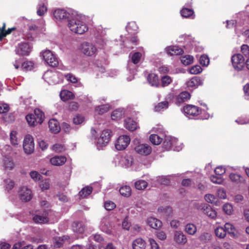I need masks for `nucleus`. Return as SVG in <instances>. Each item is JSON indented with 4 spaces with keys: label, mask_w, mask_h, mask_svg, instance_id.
Returning a JSON list of instances; mask_svg holds the SVG:
<instances>
[{
    "label": "nucleus",
    "mask_w": 249,
    "mask_h": 249,
    "mask_svg": "<svg viewBox=\"0 0 249 249\" xmlns=\"http://www.w3.org/2000/svg\"><path fill=\"white\" fill-rule=\"evenodd\" d=\"M119 192L122 196L126 197L130 196L131 195V189L130 186L127 185L121 187Z\"/></svg>",
    "instance_id": "obj_35"
},
{
    "label": "nucleus",
    "mask_w": 249,
    "mask_h": 249,
    "mask_svg": "<svg viewBox=\"0 0 249 249\" xmlns=\"http://www.w3.org/2000/svg\"><path fill=\"white\" fill-rule=\"evenodd\" d=\"M43 77L49 84H55L58 82L57 74L52 71H46Z\"/></svg>",
    "instance_id": "obj_14"
},
{
    "label": "nucleus",
    "mask_w": 249,
    "mask_h": 249,
    "mask_svg": "<svg viewBox=\"0 0 249 249\" xmlns=\"http://www.w3.org/2000/svg\"><path fill=\"white\" fill-rule=\"evenodd\" d=\"M100 227L101 230L107 233H110L111 232V226L109 222V217L106 216L103 217L101 222Z\"/></svg>",
    "instance_id": "obj_16"
},
{
    "label": "nucleus",
    "mask_w": 249,
    "mask_h": 249,
    "mask_svg": "<svg viewBox=\"0 0 249 249\" xmlns=\"http://www.w3.org/2000/svg\"><path fill=\"white\" fill-rule=\"evenodd\" d=\"M194 57L190 55H186L181 57L182 63L185 65H189L193 62Z\"/></svg>",
    "instance_id": "obj_42"
},
{
    "label": "nucleus",
    "mask_w": 249,
    "mask_h": 249,
    "mask_svg": "<svg viewBox=\"0 0 249 249\" xmlns=\"http://www.w3.org/2000/svg\"><path fill=\"white\" fill-rule=\"evenodd\" d=\"M39 185L42 191L49 190L51 186V180L49 178H45L40 181Z\"/></svg>",
    "instance_id": "obj_38"
},
{
    "label": "nucleus",
    "mask_w": 249,
    "mask_h": 249,
    "mask_svg": "<svg viewBox=\"0 0 249 249\" xmlns=\"http://www.w3.org/2000/svg\"><path fill=\"white\" fill-rule=\"evenodd\" d=\"M202 71V69L200 66L196 65L191 68L189 72L192 74H197L200 73Z\"/></svg>",
    "instance_id": "obj_57"
},
{
    "label": "nucleus",
    "mask_w": 249,
    "mask_h": 249,
    "mask_svg": "<svg viewBox=\"0 0 249 249\" xmlns=\"http://www.w3.org/2000/svg\"><path fill=\"white\" fill-rule=\"evenodd\" d=\"M11 152L12 148L11 146L9 145H5L2 149L1 153L2 157L9 156V155H10Z\"/></svg>",
    "instance_id": "obj_59"
},
{
    "label": "nucleus",
    "mask_w": 249,
    "mask_h": 249,
    "mask_svg": "<svg viewBox=\"0 0 249 249\" xmlns=\"http://www.w3.org/2000/svg\"><path fill=\"white\" fill-rule=\"evenodd\" d=\"M70 238L67 235L62 237H56L53 239L54 246L56 248H59L66 242H68Z\"/></svg>",
    "instance_id": "obj_23"
},
{
    "label": "nucleus",
    "mask_w": 249,
    "mask_h": 249,
    "mask_svg": "<svg viewBox=\"0 0 249 249\" xmlns=\"http://www.w3.org/2000/svg\"><path fill=\"white\" fill-rule=\"evenodd\" d=\"M18 197L22 201H29L33 197L32 190L26 186L20 187L18 191Z\"/></svg>",
    "instance_id": "obj_7"
},
{
    "label": "nucleus",
    "mask_w": 249,
    "mask_h": 249,
    "mask_svg": "<svg viewBox=\"0 0 249 249\" xmlns=\"http://www.w3.org/2000/svg\"><path fill=\"white\" fill-rule=\"evenodd\" d=\"M33 221L37 224H45L49 222L48 214L47 212H44L41 214L38 213L33 217Z\"/></svg>",
    "instance_id": "obj_15"
},
{
    "label": "nucleus",
    "mask_w": 249,
    "mask_h": 249,
    "mask_svg": "<svg viewBox=\"0 0 249 249\" xmlns=\"http://www.w3.org/2000/svg\"><path fill=\"white\" fill-rule=\"evenodd\" d=\"M194 13V11L192 9L187 8H183L180 11L182 17L186 18L192 17V18H194L195 17Z\"/></svg>",
    "instance_id": "obj_36"
},
{
    "label": "nucleus",
    "mask_w": 249,
    "mask_h": 249,
    "mask_svg": "<svg viewBox=\"0 0 249 249\" xmlns=\"http://www.w3.org/2000/svg\"><path fill=\"white\" fill-rule=\"evenodd\" d=\"M174 241L178 244L184 245L187 242L185 234L181 231H176L174 234Z\"/></svg>",
    "instance_id": "obj_18"
},
{
    "label": "nucleus",
    "mask_w": 249,
    "mask_h": 249,
    "mask_svg": "<svg viewBox=\"0 0 249 249\" xmlns=\"http://www.w3.org/2000/svg\"><path fill=\"white\" fill-rule=\"evenodd\" d=\"M131 55V60L133 63L134 64H138L141 60V59L142 57V53L140 52H136Z\"/></svg>",
    "instance_id": "obj_44"
},
{
    "label": "nucleus",
    "mask_w": 249,
    "mask_h": 249,
    "mask_svg": "<svg viewBox=\"0 0 249 249\" xmlns=\"http://www.w3.org/2000/svg\"><path fill=\"white\" fill-rule=\"evenodd\" d=\"M161 82L162 87H166L172 82V79L168 75H165L161 77Z\"/></svg>",
    "instance_id": "obj_51"
},
{
    "label": "nucleus",
    "mask_w": 249,
    "mask_h": 249,
    "mask_svg": "<svg viewBox=\"0 0 249 249\" xmlns=\"http://www.w3.org/2000/svg\"><path fill=\"white\" fill-rule=\"evenodd\" d=\"M68 27L70 30L75 34H83L88 30L86 24L83 21L82 17L75 15L69 21Z\"/></svg>",
    "instance_id": "obj_1"
},
{
    "label": "nucleus",
    "mask_w": 249,
    "mask_h": 249,
    "mask_svg": "<svg viewBox=\"0 0 249 249\" xmlns=\"http://www.w3.org/2000/svg\"><path fill=\"white\" fill-rule=\"evenodd\" d=\"M23 148L24 152L27 155H30L34 152V141L32 136L27 135L25 136L23 141Z\"/></svg>",
    "instance_id": "obj_5"
},
{
    "label": "nucleus",
    "mask_w": 249,
    "mask_h": 249,
    "mask_svg": "<svg viewBox=\"0 0 249 249\" xmlns=\"http://www.w3.org/2000/svg\"><path fill=\"white\" fill-rule=\"evenodd\" d=\"M210 179L212 182L215 184H220L223 182V178L221 176H211Z\"/></svg>",
    "instance_id": "obj_61"
},
{
    "label": "nucleus",
    "mask_w": 249,
    "mask_h": 249,
    "mask_svg": "<svg viewBox=\"0 0 249 249\" xmlns=\"http://www.w3.org/2000/svg\"><path fill=\"white\" fill-rule=\"evenodd\" d=\"M229 169H231L232 170H235V168H233L232 167H229L227 169H225L224 167L220 166L217 167L215 169L214 172L215 174L221 176L224 174L226 172V170H228Z\"/></svg>",
    "instance_id": "obj_53"
},
{
    "label": "nucleus",
    "mask_w": 249,
    "mask_h": 249,
    "mask_svg": "<svg viewBox=\"0 0 249 249\" xmlns=\"http://www.w3.org/2000/svg\"><path fill=\"white\" fill-rule=\"evenodd\" d=\"M30 176L35 181H39L41 178V175L36 171H32L30 173Z\"/></svg>",
    "instance_id": "obj_54"
},
{
    "label": "nucleus",
    "mask_w": 249,
    "mask_h": 249,
    "mask_svg": "<svg viewBox=\"0 0 249 249\" xmlns=\"http://www.w3.org/2000/svg\"><path fill=\"white\" fill-rule=\"evenodd\" d=\"M124 125L125 128L130 131L135 130L137 127V123L130 118L125 120Z\"/></svg>",
    "instance_id": "obj_29"
},
{
    "label": "nucleus",
    "mask_w": 249,
    "mask_h": 249,
    "mask_svg": "<svg viewBox=\"0 0 249 249\" xmlns=\"http://www.w3.org/2000/svg\"><path fill=\"white\" fill-rule=\"evenodd\" d=\"M34 114L36 115L35 118L36 121V124H41L44 120V113L40 109H36L34 111Z\"/></svg>",
    "instance_id": "obj_37"
},
{
    "label": "nucleus",
    "mask_w": 249,
    "mask_h": 249,
    "mask_svg": "<svg viewBox=\"0 0 249 249\" xmlns=\"http://www.w3.org/2000/svg\"><path fill=\"white\" fill-rule=\"evenodd\" d=\"M126 29L128 32L136 31L138 29V26L135 22L132 21L128 23L126 26Z\"/></svg>",
    "instance_id": "obj_58"
},
{
    "label": "nucleus",
    "mask_w": 249,
    "mask_h": 249,
    "mask_svg": "<svg viewBox=\"0 0 249 249\" xmlns=\"http://www.w3.org/2000/svg\"><path fill=\"white\" fill-rule=\"evenodd\" d=\"M104 207L107 210L111 211L115 208L116 205L111 201H107L105 202Z\"/></svg>",
    "instance_id": "obj_63"
},
{
    "label": "nucleus",
    "mask_w": 249,
    "mask_h": 249,
    "mask_svg": "<svg viewBox=\"0 0 249 249\" xmlns=\"http://www.w3.org/2000/svg\"><path fill=\"white\" fill-rule=\"evenodd\" d=\"M183 112L187 117L192 118L198 115L201 112V110L196 106L187 105L183 107Z\"/></svg>",
    "instance_id": "obj_8"
},
{
    "label": "nucleus",
    "mask_w": 249,
    "mask_h": 249,
    "mask_svg": "<svg viewBox=\"0 0 249 249\" xmlns=\"http://www.w3.org/2000/svg\"><path fill=\"white\" fill-rule=\"evenodd\" d=\"M223 210L227 214L230 215L233 212V208L231 204L226 203L223 205Z\"/></svg>",
    "instance_id": "obj_55"
},
{
    "label": "nucleus",
    "mask_w": 249,
    "mask_h": 249,
    "mask_svg": "<svg viewBox=\"0 0 249 249\" xmlns=\"http://www.w3.org/2000/svg\"><path fill=\"white\" fill-rule=\"evenodd\" d=\"M34 67V63L31 61H26L22 64L21 68L25 71H30Z\"/></svg>",
    "instance_id": "obj_56"
},
{
    "label": "nucleus",
    "mask_w": 249,
    "mask_h": 249,
    "mask_svg": "<svg viewBox=\"0 0 249 249\" xmlns=\"http://www.w3.org/2000/svg\"><path fill=\"white\" fill-rule=\"evenodd\" d=\"M32 46L28 43L23 42L18 44L16 53L19 55H27L32 51Z\"/></svg>",
    "instance_id": "obj_11"
},
{
    "label": "nucleus",
    "mask_w": 249,
    "mask_h": 249,
    "mask_svg": "<svg viewBox=\"0 0 249 249\" xmlns=\"http://www.w3.org/2000/svg\"><path fill=\"white\" fill-rule=\"evenodd\" d=\"M212 235L208 232L202 233L199 237V240L203 243H206L211 239Z\"/></svg>",
    "instance_id": "obj_50"
},
{
    "label": "nucleus",
    "mask_w": 249,
    "mask_h": 249,
    "mask_svg": "<svg viewBox=\"0 0 249 249\" xmlns=\"http://www.w3.org/2000/svg\"><path fill=\"white\" fill-rule=\"evenodd\" d=\"M60 97L63 101H66L74 98V94L70 90H63L60 93Z\"/></svg>",
    "instance_id": "obj_26"
},
{
    "label": "nucleus",
    "mask_w": 249,
    "mask_h": 249,
    "mask_svg": "<svg viewBox=\"0 0 249 249\" xmlns=\"http://www.w3.org/2000/svg\"><path fill=\"white\" fill-rule=\"evenodd\" d=\"M147 80L152 86L158 87L159 85V77L154 73H150L147 77Z\"/></svg>",
    "instance_id": "obj_30"
},
{
    "label": "nucleus",
    "mask_w": 249,
    "mask_h": 249,
    "mask_svg": "<svg viewBox=\"0 0 249 249\" xmlns=\"http://www.w3.org/2000/svg\"><path fill=\"white\" fill-rule=\"evenodd\" d=\"M168 107V102L167 101H163L159 103L155 107V110L156 111L159 112L163 111L166 109Z\"/></svg>",
    "instance_id": "obj_46"
},
{
    "label": "nucleus",
    "mask_w": 249,
    "mask_h": 249,
    "mask_svg": "<svg viewBox=\"0 0 249 249\" xmlns=\"http://www.w3.org/2000/svg\"><path fill=\"white\" fill-rule=\"evenodd\" d=\"M47 10L46 0L39 1L37 13L39 16H42Z\"/></svg>",
    "instance_id": "obj_34"
},
{
    "label": "nucleus",
    "mask_w": 249,
    "mask_h": 249,
    "mask_svg": "<svg viewBox=\"0 0 249 249\" xmlns=\"http://www.w3.org/2000/svg\"><path fill=\"white\" fill-rule=\"evenodd\" d=\"M35 117L36 115L34 113L30 114L26 116V120L30 125L35 126L36 125V121Z\"/></svg>",
    "instance_id": "obj_47"
},
{
    "label": "nucleus",
    "mask_w": 249,
    "mask_h": 249,
    "mask_svg": "<svg viewBox=\"0 0 249 249\" xmlns=\"http://www.w3.org/2000/svg\"><path fill=\"white\" fill-rule=\"evenodd\" d=\"M231 62L233 67L237 71L242 70L245 65V59L243 55L239 53L235 54L232 56Z\"/></svg>",
    "instance_id": "obj_9"
},
{
    "label": "nucleus",
    "mask_w": 249,
    "mask_h": 249,
    "mask_svg": "<svg viewBox=\"0 0 249 249\" xmlns=\"http://www.w3.org/2000/svg\"><path fill=\"white\" fill-rule=\"evenodd\" d=\"M84 117L81 115H76L73 119V123L75 124H80L84 121Z\"/></svg>",
    "instance_id": "obj_62"
},
{
    "label": "nucleus",
    "mask_w": 249,
    "mask_h": 249,
    "mask_svg": "<svg viewBox=\"0 0 249 249\" xmlns=\"http://www.w3.org/2000/svg\"><path fill=\"white\" fill-rule=\"evenodd\" d=\"M133 159L131 156L122 157L120 160V164L122 166L128 167L132 165Z\"/></svg>",
    "instance_id": "obj_28"
},
{
    "label": "nucleus",
    "mask_w": 249,
    "mask_h": 249,
    "mask_svg": "<svg viewBox=\"0 0 249 249\" xmlns=\"http://www.w3.org/2000/svg\"><path fill=\"white\" fill-rule=\"evenodd\" d=\"M132 246L133 249H145L146 243L142 239L139 238L133 241Z\"/></svg>",
    "instance_id": "obj_22"
},
{
    "label": "nucleus",
    "mask_w": 249,
    "mask_h": 249,
    "mask_svg": "<svg viewBox=\"0 0 249 249\" xmlns=\"http://www.w3.org/2000/svg\"><path fill=\"white\" fill-rule=\"evenodd\" d=\"M186 86L189 88H196L203 85V81L200 78L194 77L186 82Z\"/></svg>",
    "instance_id": "obj_17"
},
{
    "label": "nucleus",
    "mask_w": 249,
    "mask_h": 249,
    "mask_svg": "<svg viewBox=\"0 0 249 249\" xmlns=\"http://www.w3.org/2000/svg\"><path fill=\"white\" fill-rule=\"evenodd\" d=\"M136 146L134 147L135 151L141 155H147L151 153L152 149L151 147L147 144L146 143H139L137 141H134Z\"/></svg>",
    "instance_id": "obj_10"
},
{
    "label": "nucleus",
    "mask_w": 249,
    "mask_h": 249,
    "mask_svg": "<svg viewBox=\"0 0 249 249\" xmlns=\"http://www.w3.org/2000/svg\"><path fill=\"white\" fill-rule=\"evenodd\" d=\"M241 51L245 56L249 57V46L248 45L244 44L242 45Z\"/></svg>",
    "instance_id": "obj_64"
},
{
    "label": "nucleus",
    "mask_w": 249,
    "mask_h": 249,
    "mask_svg": "<svg viewBox=\"0 0 249 249\" xmlns=\"http://www.w3.org/2000/svg\"><path fill=\"white\" fill-rule=\"evenodd\" d=\"M215 233L217 237L220 238H224L226 236L227 233L224 228L219 227L215 230Z\"/></svg>",
    "instance_id": "obj_45"
},
{
    "label": "nucleus",
    "mask_w": 249,
    "mask_h": 249,
    "mask_svg": "<svg viewBox=\"0 0 249 249\" xmlns=\"http://www.w3.org/2000/svg\"><path fill=\"white\" fill-rule=\"evenodd\" d=\"M150 142L154 145H159L161 143L163 139L157 134H151L149 137Z\"/></svg>",
    "instance_id": "obj_39"
},
{
    "label": "nucleus",
    "mask_w": 249,
    "mask_h": 249,
    "mask_svg": "<svg viewBox=\"0 0 249 249\" xmlns=\"http://www.w3.org/2000/svg\"><path fill=\"white\" fill-rule=\"evenodd\" d=\"M147 224L153 229H158L161 227V222L158 219L154 217H150L147 219Z\"/></svg>",
    "instance_id": "obj_25"
},
{
    "label": "nucleus",
    "mask_w": 249,
    "mask_h": 249,
    "mask_svg": "<svg viewBox=\"0 0 249 249\" xmlns=\"http://www.w3.org/2000/svg\"><path fill=\"white\" fill-rule=\"evenodd\" d=\"M111 136V132L109 130H105L103 131L100 137H103L105 140V142L108 143Z\"/></svg>",
    "instance_id": "obj_49"
},
{
    "label": "nucleus",
    "mask_w": 249,
    "mask_h": 249,
    "mask_svg": "<svg viewBox=\"0 0 249 249\" xmlns=\"http://www.w3.org/2000/svg\"><path fill=\"white\" fill-rule=\"evenodd\" d=\"M53 17L56 20H62L68 19L70 13L67 10L62 9H57L54 11L53 13Z\"/></svg>",
    "instance_id": "obj_13"
},
{
    "label": "nucleus",
    "mask_w": 249,
    "mask_h": 249,
    "mask_svg": "<svg viewBox=\"0 0 249 249\" xmlns=\"http://www.w3.org/2000/svg\"><path fill=\"white\" fill-rule=\"evenodd\" d=\"M203 213L212 218H214L216 217V211L208 205L204 210Z\"/></svg>",
    "instance_id": "obj_41"
},
{
    "label": "nucleus",
    "mask_w": 249,
    "mask_h": 249,
    "mask_svg": "<svg viewBox=\"0 0 249 249\" xmlns=\"http://www.w3.org/2000/svg\"><path fill=\"white\" fill-rule=\"evenodd\" d=\"M42 55L45 62L49 66L54 67L58 64L57 58L50 50H45L42 53Z\"/></svg>",
    "instance_id": "obj_4"
},
{
    "label": "nucleus",
    "mask_w": 249,
    "mask_h": 249,
    "mask_svg": "<svg viewBox=\"0 0 249 249\" xmlns=\"http://www.w3.org/2000/svg\"><path fill=\"white\" fill-rule=\"evenodd\" d=\"M49 127L50 130L54 133L59 132L61 129L58 121L53 119L49 121Z\"/></svg>",
    "instance_id": "obj_20"
},
{
    "label": "nucleus",
    "mask_w": 249,
    "mask_h": 249,
    "mask_svg": "<svg viewBox=\"0 0 249 249\" xmlns=\"http://www.w3.org/2000/svg\"><path fill=\"white\" fill-rule=\"evenodd\" d=\"M184 231L189 235H194L196 232L197 228L195 224L188 223L185 225Z\"/></svg>",
    "instance_id": "obj_31"
},
{
    "label": "nucleus",
    "mask_w": 249,
    "mask_h": 249,
    "mask_svg": "<svg viewBox=\"0 0 249 249\" xmlns=\"http://www.w3.org/2000/svg\"><path fill=\"white\" fill-rule=\"evenodd\" d=\"M229 178L231 181L236 184H239L242 181L241 176L237 174L231 173L229 175Z\"/></svg>",
    "instance_id": "obj_43"
},
{
    "label": "nucleus",
    "mask_w": 249,
    "mask_h": 249,
    "mask_svg": "<svg viewBox=\"0 0 249 249\" xmlns=\"http://www.w3.org/2000/svg\"><path fill=\"white\" fill-rule=\"evenodd\" d=\"M82 53L86 56H92L96 54L97 49L96 46L91 42H84L80 47Z\"/></svg>",
    "instance_id": "obj_3"
},
{
    "label": "nucleus",
    "mask_w": 249,
    "mask_h": 249,
    "mask_svg": "<svg viewBox=\"0 0 249 249\" xmlns=\"http://www.w3.org/2000/svg\"><path fill=\"white\" fill-rule=\"evenodd\" d=\"M224 229L226 230V233L228 232L232 236L235 235L234 227L232 224L229 223H226L224 226Z\"/></svg>",
    "instance_id": "obj_52"
},
{
    "label": "nucleus",
    "mask_w": 249,
    "mask_h": 249,
    "mask_svg": "<svg viewBox=\"0 0 249 249\" xmlns=\"http://www.w3.org/2000/svg\"><path fill=\"white\" fill-rule=\"evenodd\" d=\"M1 165L4 170L6 171L12 170L15 167V163L10 156L2 157Z\"/></svg>",
    "instance_id": "obj_12"
},
{
    "label": "nucleus",
    "mask_w": 249,
    "mask_h": 249,
    "mask_svg": "<svg viewBox=\"0 0 249 249\" xmlns=\"http://www.w3.org/2000/svg\"><path fill=\"white\" fill-rule=\"evenodd\" d=\"M191 97V95L188 91H183L180 93L176 97V102L177 103H181L188 101Z\"/></svg>",
    "instance_id": "obj_24"
},
{
    "label": "nucleus",
    "mask_w": 249,
    "mask_h": 249,
    "mask_svg": "<svg viewBox=\"0 0 249 249\" xmlns=\"http://www.w3.org/2000/svg\"><path fill=\"white\" fill-rule=\"evenodd\" d=\"M72 227L73 231L76 233H82L85 231V227L82 222H74Z\"/></svg>",
    "instance_id": "obj_27"
},
{
    "label": "nucleus",
    "mask_w": 249,
    "mask_h": 249,
    "mask_svg": "<svg viewBox=\"0 0 249 249\" xmlns=\"http://www.w3.org/2000/svg\"><path fill=\"white\" fill-rule=\"evenodd\" d=\"M110 109V106L108 104L97 106L95 108V112L97 114H103L107 112Z\"/></svg>",
    "instance_id": "obj_33"
},
{
    "label": "nucleus",
    "mask_w": 249,
    "mask_h": 249,
    "mask_svg": "<svg viewBox=\"0 0 249 249\" xmlns=\"http://www.w3.org/2000/svg\"><path fill=\"white\" fill-rule=\"evenodd\" d=\"M4 182L5 183V188L8 191L12 189L14 187L15 183L10 179H6L4 180Z\"/></svg>",
    "instance_id": "obj_60"
},
{
    "label": "nucleus",
    "mask_w": 249,
    "mask_h": 249,
    "mask_svg": "<svg viewBox=\"0 0 249 249\" xmlns=\"http://www.w3.org/2000/svg\"><path fill=\"white\" fill-rule=\"evenodd\" d=\"M92 190L91 187L88 186L84 188L79 194L81 197H86L91 194Z\"/></svg>",
    "instance_id": "obj_48"
},
{
    "label": "nucleus",
    "mask_w": 249,
    "mask_h": 249,
    "mask_svg": "<svg viewBox=\"0 0 249 249\" xmlns=\"http://www.w3.org/2000/svg\"><path fill=\"white\" fill-rule=\"evenodd\" d=\"M66 161V158L64 156H55L50 159V162L53 165L61 166Z\"/></svg>",
    "instance_id": "obj_19"
},
{
    "label": "nucleus",
    "mask_w": 249,
    "mask_h": 249,
    "mask_svg": "<svg viewBox=\"0 0 249 249\" xmlns=\"http://www.w3.org/2000/svg\"><path fill=\"white\" fill-rule=\"evenodd\" d=\"M130 142V138L126 135L120 136L116 140L115 143V148L118 150H123L125 149Z\"/></svg>",
    "instance_id": "obj_6"
},
{
    "label": "nucleus",
    "mask_w": 249,
    "mask_h": 249,
    "mask_svg": "<svg viewBox=\"0 0 249 249\" xmlns=\"http://www.w3.org/2000/svg\"><path fill=\"white\" fill-rule=\"evenodd\" d=\"M148 183L144 180H138L135 182L134 185L137 190H142L145 189L147 186Z\"/></svg>",
    "instance_id": "obj_40"
},
{
    "label": "nucleus",
    "mask_w": 249,
    "mask_h": 249,
    "mask_svg": "<svg viewBox=\"0 0 249 249\" xmlns=\"http://www.w3.org/2000/svg\"><path fill=\"white\" fill-rule=\"evenodd\" d=\"M166 51L167 53L170 55H180L183 52L182 49L176 46L167 47Z\"/></svg>",
    "instance_id": "obj_21"
},
{
    "label": "nucleus",
    "mask_w": 249,
    "mask_h": 249,
    "mask_svg": "<svg viewBox=\"0 0 249 249\" xmlns=\"http://www.w3.org/2000/svg\"><path fill=\"white\" fill-rule=\"evenodd\" d=\"M178 140L170 136H166L163 142L164 148L167 150L173 148L174 150L179 151L181 150L182 145H178Z\"/></svg>",
    "instance_id": "obj_2"
},
{
    "label": "nucleus",
    "mask_w": 249,
    "mask_h": 249,
    "mask_svg": "<svg viewBox=\"0 0 249 249\" xmlns=\"http://www.w3.org/2000/svg\"><path fill=\"white\" fill-rule=\"evenodd\" d=\"M124 109L119 108L112 112L111 117L113 120H118L121 119L124 116Z\"/></svg>",
    "instance_id": "obj_32"
}]
</instances>
